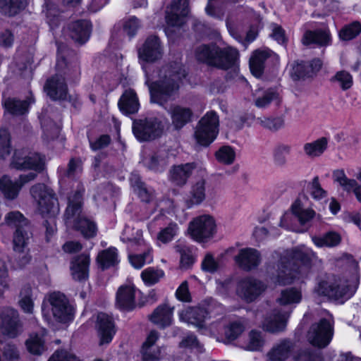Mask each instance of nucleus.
<instances>
[{
  "mask_svg": "<svg viewBox=\"0 0 361 361\" xmlns=\"http://www.w3.org/2000/svg\"><path fill=\"white\" fill-rule=\"evenodd\" d=\"M27 101H18L14 99L8 98L4 99L3 101L4 106L6 111L13 115H22L27 111L28 105L30 103L33 102L32 99Z\"/></svg>",
  "mask_w": 361,
  "mask_h": 361,
  "instance_id": "38",
  "label": "nucleus"
},
{
  "mask_svg": "<svg viewBox=\"0 0 361 361\" xmlns=\"http://www.w3.org/2000/svg\"><path fill=\"white\" fill-rule=\"evenodd\" d=\"M96 326L100 339V344L109 343L116 333L111 317L104 313H99L97 317Z\"/></svg>",
  "mask_w": 361,
  "mask_h": 361,
  "instance_id": "24",
  "label": "nucleus"
},
{
  "mask_svg": "<svg viewBox=\"0 0 361 361\" xmlns=\"http://www.w3.org/2000/svg\"><path fill=\"white\" fill-rule=\"evenodd\" d=\"M235 281L237 298L247 302L248 301V274H243L242 276L236 275Z\"/></svg>",
  "mask_w": 361,
  "mask_h": 361,
  "instance_id": "48",
  "label": "nucleus"
},
{
  "mask_svg": "<svg viewBox=\"0 0 361 361\" xmlns=\"http://www.w3.org/2000/svg\"><path fill=\"white\" fill-rule=\"evenodd\" d=\"M333 176L334 180L338 182L342 188L347 192H350L351 190L355 192V189L358 187L357 181L354 179L348 178L343 170L334 171Z\"/></svg>",
  "mask_w": 361,
  "mask_h": 361,
  "instance_id": "46",
  "label": "nucleus"
},
{
  "mask_svg": "<svg viewBox=\"0 0 361 361\" xmlns=\"http://www.w3.org/2000/svg\"><path fill=\"white\" fill-rule=\"evenodd\" d=\"M361 33V23L353 21L345 25L338 32L339 38L343 41H349L355 39Z\"/></svg>",
  "mask_w": 361,
  "mask_h": 361,
  "instance_id": "42",
  "label": "nucleus"
},
{
  "mask_svg": "<svg viewBox=\"0 0 361 361\" xmlns=\"http://www.w3.org/2000/svg\"><path fill=\"white\" fill-rule=\"evenodd\" d=\"M178 227L176 224H170L167 227L160 231L157 239L162 243H167L171 241L177 234Z\"/></svg>",
  "mask_w": 361,
  "mask_h": 361,
  "instance_id": "60",
  "label": "nucleus"
},
{
  "mask_svg": "<svg viewBox=\"0 0 361 361\" xmlns=\"http://www.w3.org/2000/svg\"><path fill=\"white\" fill-rule=\"evenodd\" d=\"M189 0H173L166 11V21L169 25H182L189 13Z\"/></svg>",
  "mask_w": 361,
  "mask_h": 361,
  "instance_id": "16",
  "label": "nucleus"
},
{
  "mask_svg": "<svg viewBox=\"0 0 361 361\" xmlns=\"http://www.w3.org/2000/svg\"><path fill=\"white\" fill-rule=\"evenodd\" d=\"M322 357L319 352L309 349L301 350L293 356V361H322Z\"/></svg>",
  "mask_w": 361,
  "mask_h": 361,
  "instance_id": "58",
  "label": "nucleus"
},
{
  "mask_svg": "<svg viewBox=\"0 0 361 361\" xmlns=\"http://www.w3.org/2000/svg\"><path fill=\"white\" fill-rule=\"evenodd\" d=\"M302 42L305 46L326 47L331 44V37L327 28L307 30L302 36Z\"/></svg>",
  "mask_w": 361,
  "mask_h": 361,
  "instance_id": "25",
  "label": "nucleus"
},
{
  "mask_svg": "<svg viewBox=\"0 0 361 361\" xmlns=\"http://www.w3.org/2000/svg\"><path fill=\"white\" fill-rule=\"evenodd\" d=\"M168 163V154L165 151H159L153 154L151 158L145 162L147 167L154 171L161 170Z\"/></svg>",
  "mask_w": 361,
  "mask_h": 361,
  "instance_id": "45",
  "label": "nucleus"
},
{
  "mask_svg": "<svg viewBox=\"0 0 361 361\" xmlns=\"http://www.w3.org/2000/svg\"><path fill=\"white\" fill-rule=\"evenodd\" d=\"M208 316L207 310L201 307H185L178 312L179 320L200 329Z\"/></svg>",
  "mask_w": 361,
  "mask_h": 361,
  "instance_id": "21",
  "label": "nucleus"
},
{
  "mask_svg": "<svg viewBox=\"0 0 361 361\" xmlns=\"http://www.w3.org/2000/svg\"><path fill=\"white\" fill-rule=\"evenodd\" d=\"M190 236L197 243H207L217 234L218 226L215 217L211 214L199 215L189 223Z\"/></svg>",
  "mask_w": 361,
  "mask_h": 361,
  "instance_id": "8",
  "label": "nucleus"
},
{
  "mask_svg": "<svg viewBox=\"0 0 361 361\" xmlns=\"http://www.w3.org/2000/svg\"><path fill=\"white\" fill-rule=\"evenodd\" d=\"M30 234L25 228L16 230L13 237V248L15 252H23L27 250Z\"/></svg>",
  "mask_w": 361,
  "mask_h": 361,
  "instance_id": "37",
  "label": "nucleus"
},
{
  "mask_svg": "<svg viewBox=\"0 0 361 361\" xmlns=\"http://www.w3.org/2000/svg\"><path fill=\"white\" fill-rule=\"evenodd\" d=\"M278 98V93L272 90H268L262 97H259L255 101L256 106L258 108H265L269 106L271 102Z\"/></svg>",
  "mask_w": 361,
  "mask_h": 361,
  "instance_id": "64",
  "label": "nucleus"
},
{
  "mask_svg": "<svg viewBox=\"0 0 361 361\" xmlns=\"http://www.w3.org/2000/svg\"><path fill=\"white\" fill-rule=\"evenodd\" d=\"M164 276V271L160 269L149 267L141 272V278L147 286H152Z\"/></svg>",
  "mask_w": 361,
  "mask_h": 361,
  "instance_id": "44",
  "label": "nucleus"
},
{
  "mask_svg": "<svg viewBox=\"0 0 361 361\" xmlns=\"http://www.w3.org/2000/svg\"><path fill=\"white\" fill-rule=\"evenodd\" d=\"M205 197V182L200 180L192 188L190 195L185 201L187 208L200 204L204 200Z\"/></svg>",
  "mask_w": 361,
  "mask_h": 361,
  "instance_id": "35",
  "label": "nucleus"
},
{
  "mask_svg": "<svg viewBox=\"0 0 361 361\" xmlns=\"http://www.w3.org/2000/svg\"><path fill=\"white\" fill-rule=\"evenodd\" d=\"M266 344V335L261 331H250V351H262Z\"/></svg>",
  "mask_w": 361,
  "mask_h": 361,
  "instance_id": "47",
  "label": "nucleus"
},
{
  "mask_svg": "<svg viewBox=\"0 0 361 361\" xmlns=\"http://www.w3.org/2000/svg\"><path fill=\"white\" fill-rule=\"evenodd\" d=\"M208 317H207L205 322L202 323V326L200 328L199 331L207 336H216L219 334L222 324L218 322H208Z\"/></svg>",
  "mask_w": 361,
  "mask_h": 361,
  "instance_id": "63",
  "label": "nucleus"
},
{
  "mask_svg": "<svg viewBox=\"0 0 361 361\" xmlns=\"http://www.w3.org/2000/svg\"><path fill=\"white\" fill-rule=\"evenodd\" d=\"M30 194L35 201L37 211L46 221V238L49 241L56 232V224L54 217L59 212L58 201L51 189L43 184H37L32 187Z\"/></svg>",
  "mask_w": 361,
  "mask_h": 361,
  "instance_id": "5",
  "label": "nucleus"
},
{
  "mask_svg": "<svg viewBox=\"0 0 361 361\" xmlns=\"http://www.w3.org/2000/svg\"><path fill=\"white\" fill-rule=\"evenodd\" d=\"M322 66V62L319 59L297 61L292 67L291 76L294 80L312 77L321 69Z\"/></svg>",
  "mask_w": 361,
  "mask_h": 361,
  "instance_id": "20",
  "label": "nucleus"
},
{
  "mask_svg": "<svg viewBox=\"0 0 361 361\" xmlns=\"http://www.w3.org/2000/svg\"><path fill=\"white\" fill-rule=\"evenodd\" d=\"M226 252H233L234 255V263L235 267L237 270V274L238 272H242V274H248V248L243 247L239 249H235V247H231L227 250Z\"/></svg>",
  "mask_w": 361,
  "mask_h": 361,
  "instance_id": "33",
  "label": "nucleus"
},
{
  "mask_svg": "<svg viewBox=\"0 0 361 361\" xmlns=\"http://www.w3.org/2000/svg\"><path fill=\"white\" fill-rule=\"evenodd\" d=\"M129 261L134 268H142L145 264H149L153 261L152 249L147 247V251L143 254L130 255Z\"/></svg>",
  "mask_w": 361,
  "mask_h": 361,
  "instance_id": "52",
  "label": "nucleus"
},
{
  "mask_svg": "<svg viewBox=\"0 0 361 361\" xmlns=\"http://www.w3.org/2000/svg\"><path fill=\"white\" fill-rule=\"evenodd\" d=\"M226 26L230 34L237 40L248 38V30L246 27V22L243 24L238 19L235 20H228Z\"/></svg>",
  "mask_w": 361,
  "mask_h": 361,
  "instance_id": "41",
  "label": "nucleus"
},
{
  "mask_svg": "<svg viewBox=\"0 0 361 361\" xmlns=\"http://www.w3.org/2000/svg\"><path fill=\"white\" fill-rule=\"evenodd\" d=\"M312 240L318 247H334L340 243L341 236L337 233L329 232L322 237H314Z\"/></svg>",
  "mask_w": 361,
  "mask_h": 361,
  "instance_id": "49",
  "label": "nucleus"
},
{
  "mask_svg": "<svg viewBox=\"0 0 361 361\" xmlns=\"http://www.w3.org/2000/svg\"><path fill=\"white\" fill-rule=\"evenodd\" d=\"M90 257L82 255L75 257L71 262V274L76 281L86 280L89 276Z\"/></svg>",
  "mask_w": 361,
  "mask_h": 361,
  "instance_id": "27",
  "label": "nucleus"
},
{
  "mask_svg": "<svg viewBox=\"0 0 361 361\" xmlns=\"http://www.w3.org/2000/svg\"><path fill=\"white\" fill-rule=\"evenodd\" d=\"M44 319L50 325L54 322L66 323L74 316V309L69 305L66 296L59 292L50 293L44 300L42 305Z\"/></svg>",
  "mask_w": 361,
  "mask_h": 361,
  "instance_id": "6",
  "label": "nucleus"
},
{
  "mask_svg": "<svg viewBox=\"0 0 361 361\" xmlns=\"http://www.w3.org/2000/svg\"><path fill=\"white\" fill-rule=\"evenodd\" d=\"M163 49L157 36H150L146 39L139 49L138 56L143 62H154L161 58Z\"/></svg>",
  "mask_w": 361,
  "mask_h": 361,
  "instance_id": "17",
  "label": "nucleus"
},
{
  "mask_svg": "<svg viewBox=\"0 0 361 361\" xmlns=\"http://www.w3.org/2000/svg\"><path fill=\"white\" fill-rule=\"evenodd\" d=\"M122 25L124 33L129 37H133L140 27V23L136 17L130 16L123 19Z\"/></svg>",
  "mask_w": 361,
  "mask_h": 361,
  "instance_id": "55",
  "label": "nucleus"
},
{
  "mask_svg": "<svg viewBox=\"0 0 361 361\" xmlns=\"http://www.w3.org/2000/svg\"><path fill=\"white\" fill-rule=\"evenodd\" d=\"M314 291L319 295L326 296L343 302L354 295L355 288L348 285H337L326 281H321L314 288Z\"/></svg>",
  "mask_w": 361,
  "mask_h": 361,
  "instance_id": "12",
  "label": "nucleus"
},
{
  "mask_svg": "<svg viewBox=\"0 0 361 361\" xmlns=\"http://www.w3.org/2000/svg\"><path fill=\"white\" fill-rule=\"evenodd\" d=\"M329 140L326 137H322L312 142L304 145L305 153L310 157L321 156L326 149Z\"/></svg>",
  "mask_w": 361,
  "mask_h": 361,
  "instance_id": "36",
  "label": "nucleus"
},
{
  "mask_svg": "<svg viewBox=\"0 0 361 361\" xmlns=\"http://www.w3.org/2000/svg\"><path fill=\"white\" fill-rule=\"evenodd\" d=\"M173 126L176 129L182 128L191 121L192 112L189 108L175 106L169 111Z\"/></svg>",
  "mask_w": 361,
  "mask_h": 361,
  "instance_id": "31",
  "label": "nucleus"
},
{
  "mask_svg": "<svg viewBox=\"0 0 361 361\" xmlns=\"http://www.w3.org/2000/svg\"><path fill=\"white\" fill-rule=\"evenodd\" d=\"M302 298L301 291L295 288H288L283 290L281 297L277 301L282 305H286L293 303H298Z\"/></svg>",
  "mask_w": 361,
  "mask_h": 361,
  "instance_id": "43",
  "label": "nucleus"
},
{
  "mask_svg": "<svg viewBox=\"0 0 361 361\" xmlns=\"http://www.w3.org/2000/svg\"><path fill=\"white\" fill-rule=\"evenodd\" d=\"M46 331L41 329L39 333L32 334L25 342L27 350L34 355H40L45 350L44 336Z\"/></svg>",
  "mask_w": 361,
  "mask_h": 361,
  "instance_id": "32",
  "label": "nucleus"
},
{
  "mask_svg": "<svg viewBox=\"0 0 361 361\" xmlns=\"http://www.w3.org/2000/svg\"><path fill=\"white\" fill-rule=\"evenodd\" d=\"M145 73V84L148 86L151 102L164 106L175 99L185 71L180 63L166 65L149 75L147 68L142 65Z\"/></svg>",
  "mask_w": 361,
  "mask_h": 361,
  "instance_id": "2",
  "label": "nucleus"
},
{
  "mask_svg": "<svg viewBox=\"0 0 361 361\" xmlns=\"http://www.w3.org/2000/svg\"><path fill=\"white\" fill-rule=\"evenodd\" d=\"M307 190L315 200H319L326 196V192L321 187L318 176H315L312 182L308 183Z\"/></svg>",
  "mask_w": 361,
  "mask_h": 361,
  "instance_id": "62",
  "label": "nucleus"
},
{
  "mask_svg": "<svg viewBox=\"0 0 361 361\" xmlns=\"http://www.w3.org/2000/svg\"><path fill=\"white\" fill-rule=\"evenodd\" d=\"M6 224L11 226L18 228H23L27 224V221L24 216L19 212L15 211L9 212L5 216Z\"/></svg>",
  "mask_w": 361,
  "mask_h": 361,
  "instance_id": "53",
  "label": "nucleus"
},
{
  "mask_svg": "<svg viewBox=\"0 0 361 361\" xmlns=\"http://www.w3.org/2000/svg\"><path fill=\"white\" fill-rule=\"evenodd\" d=\"M257 123L262 125L263 127L268 128L271 130H278L284 126V120L282 117L276 118H257Z\"/></svg>",
  "mask_w": 361,
  "mask_h": 361,
  "instance_id": "59",
  "label": "nucleus"
},
{
  "mask_svg": "<svg viewBox=\"0 0 361 361\" xmlns=\"http://www.w3.org/2000/svg\"><path fill=\"white\" fill-rule=\"evenodd\" d=\"M331 81H336L340 84L343 90L350 89L353 85V77L350 73L345 71H341L331 78Z\"/></svg>",
  "mask_w": 361,
  "mask_h": 361,
  "instance_id": "61",
  "label": "nucleus"
},
{
  "mask_svg": "<svg viewBox=\"0 0 361 361\" xmlns=\"http://www.w3.org/2000/svg\"><path fill=\"white\" fill-rule=\"evenodd\" d=\"M197 60L220 68L227 69L235 65L238 52L232 47L219 49L215 45H201L195 51Z\"/></svg>",
  "mask_w": 361,
  "mask_h": 361,
  "instance_id": "7",
  "label": "nucleus"
},
{
  "mask_svg": "<svg viewBox=\"0 0 361 361\" xmlns=\"http://www.w3.org/2000/svg\"><path fill=\"white\" fill-rule=\"evenodd\" d=\"M173 306L164 303L152 312L149 319L154 324L164 329L171 325L173 320Z\"/></svg>",
  "mask_w": 361,
  "mask_h": 361,
  "instance_id": "22",
  "label": "nucleus"
},
{
  "mask_svg": "<svg viewBox=\"0 0 361 361\" xmlns=\"http://www.w3.org/2000/svg\"><path fill=\"white\" fill-rule=\"evenodd\" d=\"M21 331L16 311L11 308L0 310V332L9 337H15Z\"/></svg>",
  "mask_w": 361,
  "mask_h": 361,
  "instance_id": "14",
  "label": "nucleus"
},
{
  "mask_svg": "<svg viewBox=\"0 0 361 361\" xmlns=\"http://www.w3.org/2000/svg\"><path fill=\"white\" fill-rule=\"evenodd\" d=\"M97 262L103 268L114 266L118 262V256L116 248L109 247L100 252L97 255Z\"/></svg>",
  "mask_w": 361,
  "mask_h": 361,
  "instance_id": "40",
  "label": "nucleus"
},
{
  "mask_svg": "<svg viewBox=\"0 0 361 361\" xmlns=\"http://www.w3.org/2000/svg\"><path fill=\"white\" fill-rule=\"evenodd\" d=\"M138 290L133 283L121 286L116 293V307L122 311H132L137 305L136 295Z\"/></svg>",
  "mask_w": 361,
  "mask_h": 361,
  "instance_id": "13",
  "label": "nucleus"
},
{
  "mask_svg": "<svg viewBox=\"0 0 361 361\" xmlns=\"http://www.w3.org/2000/svg\"><path fill=\"white\" fill-rule=\"evenodd\" d=\"M158 338L159 334L156 331L149 332L142 346V361H159L161 357V348L155 345Z\"/></svg>",
  "mask_w": 361,
  "mask_h": 361,
  "instance_id": "23",
  "label": "nucleus"
},
{
  "mask_svg": "<svg viewBox=\"0 0 361 361\" xmlns=\"http://www.w3.org/2000/svg\"><path fill=\"white\" fill-rule=\"evenodd\" d=\"M276 58L278 56L271 49L263 47L255 50L250 57V71L256 78H262L265 68V62L269 58Z\"/></svg>",
  "mask_w": 361,
  "mask_h": 361,
  "instance_id": "15",
  "label": "nucleus"
},
{
  "mask_svg": "<svg viewBox=\"0 0 361 361\" xmlns=\"http://www.w3.org/2000/svg\"><path fill=\"white\" fill-rule=\"evenodd\" d=\"M82 187L78 184L76 191L68 196L64 221L67 226L80 231L85 238H92L96 235L97 229L94 222L82 214Z\"/></svg>",
  "mask_w": 361,
  "mask_h": 361,
  "instance_id": "4",
  "label": "nucleus"
},
{
  "mask_svg": "<svg viewBox=\"0 0 361 361\" xmlns=\"http://www.w3.org/2000/svg\"><path fill=\"white\" fill-rule=\"evenodd\" d=\"M292 212L300 225L309 226L310 221L315 216L316 213L311 209H302L300 200H296L291 207Z\"/></svg>",
  "mask_w": 361,
  "mask_h": 361,
  "instance_id": "39",
  "label": "nucleus"
},
{
  "mask_svg": "<svg viewBox=\"0 0 361 361\" xmlns=\"http://www.w3.org/2000/svg\"><path fill=\"white\" fill-rule=\"evenodd\" d=\"M333 336V322L331 319L323 318L311 325L307 338L312 345L319 348H324L330 343Z\"/></svg>",
  "mask_w": 361,
  "mask_h": 361,
  "instance_id": "11",
  "label": "nucleus"
},
{
  "mask_svg": "<svg viewBox=\"0 0 361 361\" xmlns=\"http://www.w3.org/2000/svg\"><path fill=\"white\" fill-rule=\"evenodd\" d=\"M164 129L162 121L157 118L149 117L135 120L133 123V132L140 141H149L159 137Z\"/></svg>",
  "mask_w": 361,
  "mask_h": 361,
  "instance_id": "10",
  "label": "nucleus"
},
{
  "mask_svg": "<svg viewBox=\"0 0 361 361\" xmlns=\"http://www.w3.org/2000/svg\"><path fill=\"white\" fill-rule=\"evenodd\" d=\"M219 120L214 111L207 112L198 122L195 138L202 146L209 145L216 139L219 133Z\"/></svg>",
  "mask_w": 361,
  "mask_h": 361,
  "instance_id": "9",
  "label": "nucleus"
},
{
  "mask_svg": "<svg viewBox=\"0 0 361 361\" xmlns=\"http://www.w3.org/2000/svg\"><path fill=\"white\" fill-rule=\"evenodd\" d=\"M195 169L192 163L174 166L170 170V179L177 185H183Z\"/></svg>",
  "mask_w": 361,
  "mask_h": 361,
  "instance_id": "29",
  "label": "nucleus"
},
{
  "mask_svg": "<svg viewBox=\"0 0 361 361\" xmlns=\"http://www.w3.org/2000/svg\"><path fill=\"white\" fill-rule=\"evenodd\" d=\"M289 314L280 310H274L269 314L262 323L264 331L271 334H277L286 329Z\"/></svg>",
  "mask_w": 361,
  "mask_h": 361,
  "instance_id": "19",
  "label": "nucleus"
},
{
  "mask_svg": "<svg viewBox=\"0 0 361 361\" xmlns=\"http://www.w3.org/2000/svg\"><path fill=\"white\" fill-rule=\"evenodd\" d=\"M250 43L254 41L258 36L259 31L262 29L264 25L261 16L254 11L250 10Z\"/></svg>",
  "mask_w": 361,
  "mask_h": 361,
  "instance_id": "51",
  "label": "nucleus"
},
{
  "mask_svg": "<svg viewBox=\"0 0 361 361\" xmlns=\"http://www.w3.org/2000/svg\"><path fill=\"white\" fill-rule=\"evenodd\" d=\"M142 235V233L140 229L135 231L134 228L126 226L122 232L121 240L123 243H140Z\"/></svg>",
  "mask_w": 361,
  "mask_h": 361,
  "instance_id": "54",
  "label": "nucleus"
},
{
  "mask_svg": "<svg viewBox=\"0 0 361 361\" xmlns=\"http://www.w3.org/2000/svg\"><path fill=\"white\" fill-rule=\"evenodd\" d=\"M322 263L316 254L308 248L295 247L287 250L281 255L277 267L276 283L285 286L293 282L295 277L293 271L295 270V266L300 264L305 267H311L312 264Z\"/></svg>",
  "mask_w": 361,
  "mask_h": 361,
  "instance_id": "3",
  "label": "nucleus"
},
{
  "mask_svg": "<svg viewBox=\"0 0 361 361\" xmlns=\"http://www.w3.org/2000/svg\"><path fill=\"white\" fill-rule=\"evenodd\" d=\"M290 146L288 145H279L274 151V163L278 166H284L286 163V157L290 152Z\"/></svg>",
  "mask_w": 361,
  "mask_h": 361,
  "instance_id": "56",
  "label": "nucleus"
},
{
  "mask_svg": "<svg viewBox=\"0 0 361 361\" xmlns=\"http://www.w3.org/2000/svg\"><path fill=\"white\" fill-rule=\"evenodd\" d=\"M19 305L25 313H32L34 302L32 298V290L30 287L25 286L21 290Z\"/></svg>",
  "mask_w": 361,
  "mask_h": 361,
  "instance_id": "50",
  "label": "nucleus"
},
{
  "mask_svg": "<svg viewBox=\"0 0 361 361\" xmlns=\"http://www.w3.org/2000/svg\"><path fill=\"white\" fill-rule=\"evenodd\" d=\"M120 111L124 114H131L137 112L140 104L134 90H126L118 102Z\"/></svg>",
  "mask_w": 361,
  "mask_h": 361,
  "instance_id": "28",
  "label": "nucleus"
},
{
  "mask_svg": "<svg viewBox=\"0 0 361 361\" xmlns=\"http://www.w3.org/2000/svg\"><path fill=\"white\" fill-rule=\"evenodd\" d=\"M0 156L3 159L11 157V166L18 170H32L23 174L18 180H12L6 175L0 178V191L6 199L13 200L18 195L21 187L34 180L37 172L42 169L44 158L39 154L31 152L27 149L13 150L10 145V135L7 129H0Z\"/></svg>",
  "mask_w": 361,
  "mask_h": 361,
  "instance_id": "1",
  "label": "nucleus"
},
{
  "mask_svg": "<svg viewBox=\"0 0 361 361\" xmlns=\"http://www.w3.org/2000/svg\"><path fill=\"white\" fill-rule=\"evenodd\" d=\"M216 159L223 164H231L235 159V152L229 146L221 147L215 154Z\"/></svg>",
  "mask_w": 361,
  "mask_h": 361,
  "instance_id": "57",
  "label": "nucleus"
},
{
  "mask_svg": "<svg viewBox=\"0 0 361 361\" xmlns=\"http://www.w3.org/2000/svg\"><path fill=\"white\" fill-rule=\"evenodd\" d=\"M27 5V0H0V11L13 16L24 10Z\"/></svg>",
  "mask_w": 361,
  "mask_h": 361,
  "instance_id": "34",
  "label": "nucleus"
},
{
  "mask_svg": "<svg viewBox=\"0 0 361 361\" xmlns=\"http://www.w3.org/2000/svg\"><path fill=\"white\" fill-rule=\"evenodd\" d=\"M44 90L54 100L65 99L67 96V87L63 77L56 75L48 80L44 86Z\"/></svg>",
  "mask_w": 361,
  "mask_h": 361,
  "instance_id": "26",
  "label": "nucleus"
},
{
  "mask_svg": "<svg viewBox=\"0 0 361 361\" xmlns=\"http://www.w3.org/2000/svg\"><path fill=\"white\" fill-rule=\"evenodd\" d=\"M70 35L76 42L85 43L89 37L91 30V24L87 20H79L70 26Z\"/></svg>",
  "mask_w": 361,
  "mask_h": 361,
  "instance_id": "30",
  "label": "nucleus"
},
{
  "mask_svg": "<svg viewBox=\"0 0 361 361\" xmlns=\"http://www.w3.org/2000/svg\"><path fill=\"white\" fill-rule=\"evenodd\" d=\"M295 343L289 338H283L275 343L267 353L268 361H289L293 355Z\"/></svg>",
  "mask_w": 361,
  "mask_h": 361,
  "instance_id": "18",
  "label": "nucleus"
}]
</instances>
